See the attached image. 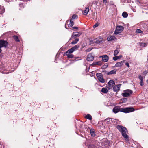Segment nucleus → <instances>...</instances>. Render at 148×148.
<instances>
[{
	"label": "nucleus",
	"mask_w": 148,
	"mask_h": 148,
	"mask_svg": "<svg viewBox=\"0 0 148 148\" xmlns=\"http://www.w3.org/2000/svg\"><path fill=\"white\" fill-rule=\"evenodd\" d=\"M8 44V43L5 41L2 40H0V47L1 48L7 47Z\"/></svg>",
	"instance_id": "obj_7"
},
{
	"label": "nucleus",
	"mask_w": 148,
	"mask_h": 148,
	"mask_svg": "<svg viewBox=\"0 0 148 148\" xmlns=\"http://www.w3.org/2000/svg\"><path fill=\"white\" fill-rule=\"evenodd\" d=\"M66 23H68V22H67H67H66Z\"/></svg>",
	"instance_id": "obj_45"
},
{
	"label": "nucleus",
	"mask_w": 148,
	"mask_h": 148,
	"mask_svg": "<svg viewBox=\"0 0 148 148\" xmlns=\"http://www.w3.org/2000/svg\"><path fill=\"white\" fill-rule=\"evenodd\" d=\"M82 34V33L78 32H74L72 35V38H75L77 37H79Z\"/></svg>",
	"instance_id": "obj_9"
},
{
	"label": "nucleus",
	"mask_w": 148,
	"mask_h": 148,
	"mask_svg": "<svg viewBox=\"0 0 148 148\" xmlns=\"http://www.w3.org/2000/svg\"><path fill=\"white\" fill-rule=\"evenodd\" d=\"M103 2L104 3H107L106 0H103Z\"/></svg>",
	"instance_id": "obj_41"
},
{
	"label": "nucleus",
	"mask_w": 148,
	"mask_h": 148,
	"mask_svg": "<svg viewBox=\"0 0 148 148\" xmlns=\"http://www.w3.org/2000/svg\"><path fill=\"white\" fill-rule=\"evenodd\" d=\"M79 40V39L76 38L74 41H73L72 42L71 44H75L77 43Z\"/></svg>",
	"instance_id": "obj_28"
},
{
	"label": "nucleus",
	"mask_w": 148,
	"mask_h": 148,
	"mask_svg": "<svg viewBox=\"0 0 148 148\" xmlns=\"http://www.w3.org/2000/svg\"><path fill=\"white\" fill-rule=\"evenodd\" d=\"M147 83L148 84V79L147 80Z\"/></svg>",
	"instance_id": "obj_44"
},
{
	"label": "nucleus",
	"mask_w": 148,
	"mask_h": 148,
	"mask_svg": "<svg viewBox=\"0 0 148 148\" xmlns=\"http://www.w3.org/2000/svg\"><path fill=\"white\" fill-rule=\"evenodd\" d=\"M69 27H72L74 25V23L72 20L70 21V23L68 24Z\"/></svg>",
	"instance_id": "obj_25"
},
{
	"label": "nucleus",
	"mask_w": 148,
	"mask_h": 148,
	"mask_svg": "<svg viewBox=\"0 0 148 148\" xmlns=\"http://www.w3.org/2000/svg\"><path fill=\"white\" fill-rule=\"evenodd\" d=\"M1 48L0 47V53H1L2 51V50L1 49Z\"/></svg>",
	"instance_id": "obj_43"
},
{
	"label": "nucleus",
	"mask_w": 148,
	"mask_h": 148,
	"mask_svg": "<svg viewBox=\"0 0 148 148\" xmlns=\"http://www.w3.org/2000/svg\"><path fill=\"white\" fill-rule=\"evenodd\" d=\"M99 25V24H98L97 23H96L94 26H93V27L94 28H95L97 27Z\"/></svg>",
	"instance_id": "obj_37"
},
{
	"label": "nucleus",
	"mask_w": 148,
	"mask_h": 148,
	"mask_svg": "<svg viewBox=\"0 0 148 148\" xmlns=\"http://www.w3.org/2000/svg\"><path fill=\"white\" fill-rule=\"evenodd\" d=\"M119 53V52L117 50H116L114 51V56H116Z\"/></svg>",
	"instance_id": "obj_33"
},
{
	"label": "nucleus",
	"mask_w": 148,
	"mask_h": 148,
	"mask_svg": "<svg viewBox=\"0 0 148 148\" xmlns=\"http://www.w3.org/2000/svg\"><path fill=\"white\" fill-rule=\"evenodd\" d=\"M13 38L16 42H19L20 40L18 36H17L14 35L13 36Z\"/></svg>",
	"instance_id": "obj_23"
},
{
	"label": "nucleus",
	"mask_w": 148,
	"mask_h": 148,
	"mask_svg": "<svg viewBox=\"0 0 148 148\" xmlns=\"http://www.w3.org/2000/svg\"><path fill=\"white\" fill-rule=\"evenodd\" d=\"M111 119H107L105 120V122L107 124H109L110 123V121Z\"/></svg>",
	"instance_id": "obj_24"
},
{
	"label": "nucleus",
	"mask_w": 148,
	"mask_h": 148,
	"mask_svg": "<svg viewBox=\"0 0 148 148\" xmlns=\"http://www.w3.org/2000/svg\"><path fill=\"white\" fill-rule=\"evenodd\" d=\"M124 61H121V62H118L116 64L115 66L117 67H121Z\"/></svg>",
	"instance_id": "obj_13"
},
{
	"label": "nucleus",
	"mask_w": 148,
	"mask_h": 148,
	"mask_svg": "<svg viewBox=\"0 0 148 148\" xmlns=\"http://www.w3.org/2000/svg\"><path fill=\"white\" fill-rule=\"evenodd\" d=\"M100 57H101L102 58V61L104 62H107L109 59L108 56L106 55H103Z\"/></svg>",
	"instance_id": "obj_10"
},
{
	"label": "nucleus",
	"mask_w": 148,
	"mask_h": 148,
	"mask_svg": "<svg viewBox=\"0 0 148 148\" xmlns=\"http://www.w3.org/2000/svg\"><path fill=\"white\" fill-rule=\"evenodd\" d=\"M122 57V55L116 56L113 57V59L114 61H116L118 59L121 58Z\"/></svg>",
	"instance_id": "obj_18"
},
{
	"label": "nucleus",
	"mask_w": 148,
	"mask_h": 148,
	"mask_svg": "<svg viewBox=\"0 0 148 148\" xmlns=\"http://www.w3.org/2000/svg\"><path fill=\"white\" fill-rule=\"evenodd\" d=\"M77 18V16L76 15H73L72 16L71 20H73L75 19H76Z\"/></svg>",
	"instance_id": "obj_31"
},
{
	"label": "nucleus",
	"mask_w": 148,
	"mask_h": 148,
	"mask_svg": "<svg viewBox=\"0 0 148 148\" xmlns=\"http://www.w3.org/2000/svg\"><path fill=\"white\" fill-rule=\"evenodd\" d=\"M122 99L124 101H126V98L123 99Z\"/></svg>",
	"instance_id": "obj_42"
},
{
	"label": "nucleus",
	"mask_w": 148,
	"mask_h": 148,
	"mask_svg": "<svg viewBox=\"0 0 148 148\" xmlns=\"http://www.w3.org/2000/svg\"><path fill=\"white\" fill-rule=\"evenodd\" d=\"M107 88H103L101 90V92L103 93L106 94L108 91Z\"/></svg>",
	"instance_id": "obj_15"
},
{
	"label": "nucleus",
	"mask_w": 148,
	"mask_h": 148,
	"mask_svg": "<svg viewBox=\"0 0 148 148\" xmlns=\"http://www.w3.org/2000/svg\"><path fill=\"white\" fill-rule=\"evenodd\" d=\"M128 14L127 12H124L122 14V16L124 18H126L128 16Z\"/></svg>",
	"instance_id": "obj_22"
},
{
	"label": "nucleus",
	"mask_w": 148,
	"mask_h": 148,
	"mask_svg": "<svg viewBox=\"0 0 148 148\" xmlns=\"http://www.w3.org/2000/svg\"><path fill=\"white\" fill-rule=\"evenodd\" d=\"M138 78L140 80H143V77L140 75H138Z\"/></svg>",
	"instance_id": "obj_35"
},
{
	"label": "nucleus",
	"mask_w": 148,
	"mask_h": 148,
	"mask_svg": "<svg viewBox=\"0 0 148 148\" xmlns=\"http://www.w3.org/2000/svg\"><path fill=\"white\" fill-rule=\"evenodd\" d=\"M113 36H111L108 38V40L109 41H110L113 39Z\"/></svg>",
	"instance_id": "obj_34"
},
{
	"label": "nucleus",
	"mask_w": 148,
	"mask_h": 148,
	"mask_svg": "<svg viewBox=\"0 0 148 148\" xmlns=\"http://www.w3.org/2000/svg\"><path fill=\"white\" fill-rule=\"evenodd\" d=\"M94 64H97L98 65H101L102 64V62L101 61H99L97 62H94L93 63Z\"/></svg>",
	"instance_id": "obj_29"
},
{
	"label": "nucleus",
	"mask_w": 148,
	"mask_h": 148,
	"mask_svg": "<svg viewBox=\"0 0 148 148\" xmlns=\"http://www.w3.org/2000/svg\"><path fill=\"white\" fill-rule=\"evenodd\" d=\"M67 58H72L74 57V55L71 54H66Z\"/></svg>",
	"instance_id": "obj_27"
},
{
	"label": "nucleus",
	"mask_w": 148,
	"mask_h": 148,
	"mask_svg": "<svg viewBox=\"0 0 148 148\" xmlns=\"http://www.w3.org/2000/svg\"><path fill=\"white\" fill-rule=\"evenodd\" d=\"M79 47V46L78 45H76L74 47L71 48L73 51H74L77 50Z\"/></svg>",
	"instance_id": "obj_17"
},
{
	"label": "nucleus",
	"mask_w": 148,
	"mask_h": 148,
	"mask_svg": "<svg viewBox=\"0 0 148 148\" xmlns=\"http://www.w3.org/2000/svg\"><path fill=\"white\" fill-rule=\"evenodd\" d=\"M89 40L90 42V44H92L93 43H91V42L93 41H94V39L93 40L91 38V39H90Z\"/></svg>",
	"instance_id": "obj_39"
},
{
	"label": "nucleus",
	"mask_w": 148,
	"mask_h": 148,
	"mask_svg": "<svg viewBox=\"0 0 148 148\" xmlns=\"http://www.w3.org/2000/svg\"><path fill=\"white\" fill-rule=\"evenodd\" d=\"M124 29L123 27L122 26H118L116 27L114 33L116 34H118L121 32Z\"/></svg>",
	"instance_id": "obj_5"
},
{
	"label": "nucleus",
	"mask_w": 148,
	"mask_h": 148,
	"mask_svg": "<svg viewBox=\"0 0 148 148\" xmlns=\"http://www.w3.org/2000/svg\"><path fill=\"white\" fill-rule=\"evenodd\" d=\"M116 73V71L115 70H111L108 73V74H115Z\"/></svg>",
	"instance_id": "obj_21"
},
{
	"label": "nucleus",
	"mask_w": 148,
	"mask_h": 148,
	"mask_svg": "<svg viewBox=\"0 0 148 148\" xmlns=\"http://www.w3.org/2000/svg\"><path fill=\"white\" fill-rule=\"evenodd\" d=\"M73 28L74 29H77L78 28L77 27H73Z\"/></svg>",
	"instance_id": "obj_40"
},
{
	"label": "nucleus",
	"mask_w": 148,
	"mask_h": 148,
	"mask_svg": "<svg viewBox=\"0 0 148 148\" xmlns=\"http://www.w3.org/2000/svg\"><path fill=\"white\" fill-rule=\"evenodd\" d=\"M5 10L4 8L3 7H1L0 8V14H2L4 12Z\"/></svg>",
	"instance_id": "obj_26"
},
{
	"label": "nucleus",
	"mask_w": 148,
	"mask_h": 148,
	"mask_svg": "<svg viewBox=\"0 0 148 148\" xmlns=\"http://www.w3.org/2000/svg\"><path fill=\"white\" fill-rule=\"evenodd\" d=\"M89 9L88 7H87L85 10L83 12V13L84 15H87L88 13V12Z\"/></svg>",
	"instance_id": "obj_14"
},
{
	"label": "nucleus",
	"mask_w": 148,
	"mask_h": 148,
	"mask_svg": "<svg viewBox=\"0 0 148 148\" xmlns=\"http://www.w3.org/2000/svg\"><path fill=\"white\" fill-rule=\"evenodd\" d=\"M116 128L121 133L122 135L124 138L125 140L128 141L129 138L127 134L128 132L126 128L122 126L119 125H117Z\"/></svg>",
	"instance_id": "obj_2"
},
{
	"label": "nucleus",
	"mask_w": 148,
	"mask_h": 148,
	"mask_svg": "<svg viewBox=\"0 0 148 148\" xmlns=\"http://www.w3.org/2000/svg\"><path fill=\"white\" fill-rule=\"evenodd\" d=\"M112 110L115 113H116L119 111L127 113L134 111V109L132 107H129L125 108H120V107L118 106L115 107L113 108Z\"/></svg>",
	"instance_id": "obj_1"
},
{
	"label": "nucleus",
	"mask_w": 148,
	"mask_h": 148,
	"mask_svg": "<svg viewBox=\"0 0 148 148\" xmlns=\"http://www.w3.org/2000/svg\"><path fill=\"white\" fill-rule=\"evenodd\" d=\"M74 51L71 48L69 49L66 53V54H71Z\"/></svg>",
	"instance_id": "obj_20"
},
{
	"label": "nucleus",
	"mask_w": 148,
	"mask_h": 148,
	"mask_svg": "<svg viewBox=\"0 0 148 148\" xmlns=\"http://www.w3.org/2000/svg\"><path fill=\"white\" fill-rule=\"evenodd\" d=\"M121 86V84L116 85L113 88V89L114 91L115 92H117L119 90Z\"/></svg>",
	"instance_id": "obj_12"
},
{
	"label": "nucleus",
	"mask_w": 148,
	"mask_h": 148,
	"mask_svg": "<svg viewBox=\"0 0 148 148\" xmlns=\"http://www.w3.org/2000/svg\"><path fill=\"white\" fill-rule=\"evenodd\" d=\"M140 46L143 47H145L147 46V44L145 43H140Z\"/></svg>",
	"instance_id": "obj_30"
},
{
	"label": "nucleus",
	"mask_w": 148,
	"mask_h": 148,
	"mask_svg": "<svg viewBox=\"0 0 148 148\" xmlns=\"http://www.w3.org/2000/svg\"><path fill=\"white\" fill-rule=\"evenodd\" d=\"M85 118L89 120H91L92 119L91 116L89 114H88L86 115Z\"/></svg>",
	"instance_id": "obj_19"
},
{
	"label": "nucleus",
	"mask_w": 148,
	"mask_h": 148,
	"mask_svg": "<svg viewBox=\"0 0 148 148\" xmlns=\"http://www.w3.org/2000/svg\"><path fill=\"white\" fill-rule=\"evenodd\" d=\"M136 33H142L143 32V31L140 29H138L136 30Z\"/></svg>",
	"instance_id": "obj_32"
},
{
	"label": "nucleus",
	"mask_w": 148,
	"mask_h": 148,
	"mask_svg": "<svg viewBox=\"0 0 148 148\" xmlns=\"http://www.w3.org/2000/svg\"><path fill=\"white\" fill-rule=\"evenodd\" d=\"M125 65L128 67H130L129 64L128 62H126L125 63Z\"/></svg>",
	"instance_id": "obj_38"
},
{
	"label": "nucleus",
	"mask_w": 148,
	"mask_h": 148,
	"mask_svg": "<svg viewBox=\"0 0 148 148\" xmlns=\"http://www.w3.org/2000/svg\"><path fill=\"white\" fill-rule=\"evenodd\" d=\"M115 84L114 81L112 80H110L106 85V88L109 90L113 87Z\"/></svg>",
	"instance_id": "obj_4"
},
{
	"label": "nucleus",
	"mask_w": 148,
	"mask_h": 148,
	"mask_svg": "<svg viewBox=\"0 0 148 148\" xmlns=\"http://www.w3.org/2000/svg\"><path fill=\"white\" fill-rule=\"evenodd\" d=\"M94 57L91 53L88 54V55L87 58V60L89 61H92L94 59Z\"/></svg>",
	"instance_id": "obj_11"
},
{
	"label": "nucleus",
	"mask_w": 148,
	"mask_h": 148,
	"mask_svg": "<svg viewBox=\"0 0 148 148\" xmlns=\"http://www.w3.org/2000/svg\"><path fill=\"white\" fill-rule=\"evenodd\" d=\"M90 133L92 136L94 137L95 136V134L94 130L93 129H91L90 130Z\"/></svg>",
	"instance_id": "obj_16"
},
{
	"label": "nucleus",
	"mask_w": 148,
	"mask_h": 148,
	"mask_svg": "<svg viewBox=\"0 0 148 148\" xmlns=\"http://www.w3.org/2000/svg\"><path fill=\"white\" fill-rule=\"evenodd\" d=\"M96 75L99 81L101 83H104L105 80L103 79L102 74L101 73H97Z\"/></svg>",
	"instance_id": "obj_6"
},
{
	"label": "nucleus",
	"mask_w": 148,
	"mask_h": 148,
	"mask_svg": "<svg viewBox=\"0 0 148 148\" xmlns=\"http://www.w3.org/2000/svg\"><path fill=\"white\" fill-rule=\"evenodd\" d=\"M103 41V38H97L96 39H94V41L91 42L92 43H95L96 44H99Z\"/></svg>",
	"instance_id": "obj_8"
},
{
	"label": "nucleus",
	"mask_w": 148,
	"mask_h": 148,
	"mask_svg": "<svg viewBox=\"0 0 148 148\" xmlns=\"http://www.w3.org/2000/svg\"><path fill=\"white\" fill-rule=\"evenodd\" d=\"M123 92L121 95L124 97H127L130 96L133 93V91L130 89H127L123 91Z\"/></svg>",
	"instance_id": "obj_3"
},
{
	"label": "nucleus",
	"mask_w": 148,
	"mask_h": 148,
	"mask_svg": "<svg viewBox=\"0 0 148 148\" xmlns=\"http://www.w3.org/2000/svg\"><path fill=\"white\" fill-rule=\"evenodd\" d=\"M140 85L141 86H143V85L144 84H143V80H140Z\"/></svg>",
	"instance_id": "obj_36"
}]
</instances>
